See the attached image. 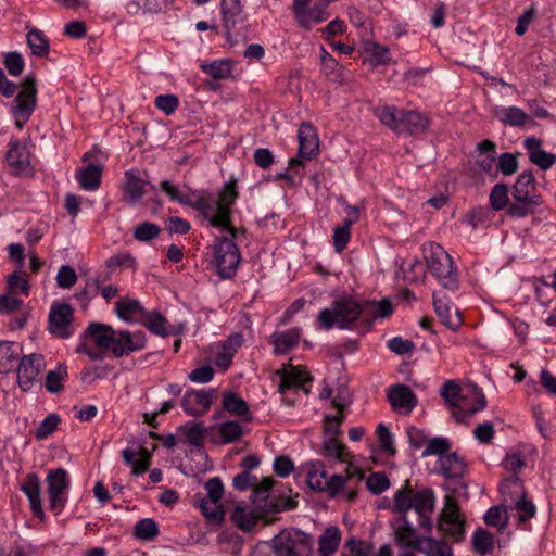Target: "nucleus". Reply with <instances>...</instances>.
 <instances>
[{"label": "nucleus", "mask_w": 556, "mask_h": 556, "mask_svg": "<svg viewBox=\"0 0 556 556\" xmlns=\"http://www.w3.org/2000/svg\"><path fill=\"white\" fill-rule=\"evenodd\" d=\"M435 496L433 491L422 489L414 491L406 485L397 490L393 497L392 511L400 517L392 522L395 542L402 547L416 551L424 535L417 533L416 528L408 521L407 513L413 509L418 516V527L421 531L430 533L433 529L432 515Z\"/></svg>", "instance_id": "obj_1"}, {"label": "nucleus", "mask_w": 556, "mask_h": 556, "mask_svg": "<svg viewBox=\"0 0 556 556\" xmlns=\"http://www.w3.org/2000/svg\"><path fill=\"white\" fill-rule=\"evenodd\" d=\"M160 188L172 201L200 211L212 227L228 229L233 237L236 236V230L231 226L230 211L238 198L235 180L225 184L217 197L206 190H191L188 194L184 193L178 186L169 180L162 181Z\"/></svg>", "instance_id": "obj_2"}, {"label": "nucleus", "mask_w": 556, "mask_h": 556, "mask_svg": "<svg viewBox=\"0 0 556 556\" xmlns=\"http://www.w3.org/2000/svg\"><path fill=\"white\" fill-rule=\"evenodd\" d=\"M392 314V305L388 300L380 302L358 303L351 296H343L332 302L329 307L323 308L317 316L319 326L329 330L333 327L351 329L356 320L370 325Z\"/></svg>", "instance_id": "obj_3"}, {"label": "nucleus", "mask_w": 556, "mask_h": 556, "mask_svg": "<svg viewBox=\"0 0 556 556\" xmlns=\"http://www.w3.org/2000/svg\"><path fill=\"white\" fill-rule=\"evenodd\" d=\"M302 469L306 472L308 486L316 492L327 493L331 498L342 495L353 501L356 491L351 483L363 479L362 470L352 464L345 467L344 475L328 476L324 464L319 460L307 462L302 465Z\"/></svg>", "instance_id": "obj_4"}, {"label": "nucleus", "mask_w": 556, "mask_h": 556, "mask_svg": "<svg viewBox=\"0 0 556 556\" xmlns=\"http://www.w3.org/2000/svg\"><path fill=\"white\" fill-rule=\"evenodd\" d=\"M441 396L453 407L452 415L459 424L467 422L486 406L482 390L473 383L460 388L450 380L442 386Z\"/></svg>", "instance_id": "obj_5"}, {"label": "nucleus", "mask_w": 556, "mask_h": 556, "mask_svg": "<svg viewBox=\"0 0 556 556\" xmlns=\"http://www.w3.org/2000/svg\"><path fill=\"white\" fill-rule=\"evenodd\" d=\"M513 201L509 203L507 214L520 218L533 214L542 204V197L536 193L533 174L530 170L522 172L511 189Z\"/></svg>", "instance_id": "obj_6"}, {"label": "nucleus", "mask_w": 556, "mask_h": 556, "mask_svg": "<svg viewBox=\"0 0 556 556\" xmlns=\"http://www.w3.org/2000/svg\"><path fill=\"white\" fill-rule=\"evenodd\" d=\"M233 229L236 230V235H238L239 229ZM226 230L232 235L228 229ZM235 238H237V236H231V239L226 237L217 238L211 245L213 252L212 263L217 274L224 279L231 278L236 274L241 260L239 249L233 242Z\"/></svg>", "instance_id": "obj_7"}, {"label": "nucleus", "mask_w": 556, "mask_h": 556, "mask_svg": "<svg viewBox=\"0 0 556 556\" xmlns=\"http://www.w3.org/2000/svg\"><path fill=\"white\" fill-rule=\"evenodd\" d=\"M430 273L445 289L455 290L458 287L457 270L450 254L439 244H431L427 255Z\"/></svg>", "instance_id": "obj_8"}, {"label": "nucleus", "mask_w": 556, "mask_h": 556, "mask_svg": "<svg viewBox=\"0 0 556 556\" xmlns=\"http://www.w3.org/2000/svg\"><path fill=\"white\" fill-rule=\"evenodd\" d=\"M276 556H312L313 539L298 529H287L273 539Z\"/></svg>", "instance_id": "obj_9"}, {"label": "nucleus", "mask_w": 556, "mask_h": 556, "mask_svg": "<svg viewBox=\"0 0 556 556\" xmlns=\"http://www.w3.org/2000/svg\"><path fill=\"white\" fill-rule=\"evenodd\" d=\"M500 491L504 501L510 502L511 509L517 510L519 522L523 523L535 516L536 507L533 502L527 500L522 482L518 477L503 481Z\"/></svg>", "instance_id": "obj_10"}, {"label": "nucleus", "mask_w": 556, "mask_h": 556, "mask_svg": "<svg viewBox=\"0 0 556 556\" xmlns=\"http://www.w3.org/2000/svg\"><path fill=\"white\" fill-rule=\"evenodd\" d=\"M36 94L35 78L33 76L25 77L11 110L18 128H22L33 114L36 108Z\"/></svg>", "instance_id": "obj_11"}, {"label": "nucleus", "mask_w": 556, "mask_h": 556, "mask_svg": "<svg viewBox=\"0 0 556 556\" xmlns=\"http://www.w3.org/2000/svg\"><path fill=\"white\" fill-rule=\"evenodd\" d=\"M46 480L50 509L58 515L67 502V491L71 483L68 473L64 468L52 469L48 472Z\"/></svg>", "instance_id": "obj_12"}, {"label": "nucleus", "mask_w": 556, "mask_h": 556, "mask_svg": "<svg viewBox=\"0 0 556 556\" xmlns=\"http://www.w3.org/2000/svg\"><path fill=\"white\" fill-rule=\"evenodd\" d=\"M439 528L447 535L460 541L465 533V518L455 497L446 495L440 514Z\"/></svg>", "instance_id": "obj_13"}, {"label": "nucleus", "mask_w": 556, "mask_h": 556, "mask_svg": "<svg viewBox=\"0 0 556 556\" xmlns=\"http://www.w3.org/2000/svg\"><path fill=\"white\" fill-rule=\"evenodd\" d=\"M293 13L298 24L307 29L329 17L326 4L314 0H293Z\"/></svg>", "instance_id": "obj_14"}, {"label": "nucleus", "mask_w": 556, "mask_h": 556, "mask_svg": "<svg viewBox=\"0 0 556 556\" xmlns=\"http://www.w3.org/2000/svg\"><path fill=\"white\" fill-rule=\"evenodd\" d=\"M46 366L41 354L33 353L23 356L17 366V383L24 391H28Z\"/></svg>", "instance_id": "obj_15"}, {"label": "nucleus", "mask_w": 556, "mask_h": 556, "mask_svg": "<svg viewBox=\"0 0 556 556\" xmlns=\"http://www.w3.org/2000/svg\"><path fill=\"white\" fill-rule=\"evenodd\" d=\"M216 397L217 392L212 388L187 391L182 397L181 406L189 416L198 417L208 412Z\"/></svg>", "instance_id": "obj_16"}, {"label": "nucleus", "mask_w": 556, "mask_h": 556, "mask_svg": "<svg viewBox=\"0 0 556 556\" xmlns=\"http://www.w3.org/2000/svg\"><path fill=\"white\" fill-rule=\"evenodd\" d=\"M146 342L147 338L142 331L115 330L110 351L115 357L119 358L144 349Z\"/></svg>", "instance_id": "obj_17"}, {"label": "nucleus", "mask_w": 556, "mask_h": 556, "mask_svg": "<svg viewBox=\"0 0 556 556\" xmlns=\"http://www.w3.org/2000/svg\"><path fill=\"white\" fill-rule=\"evenodd\" d=\"M74 312L68 304L53 305L49 313V330L52 334L66 339L74 333L72 321Z\"/></svg>", "instance_id": "obj_18"}, {"label": "nucleus", "mask_w": 556, "mask_h": 556, "mask_svg": "<svg viewBox=\"0 0 556 556\" xmlns=\"http://www.w3.org/2000/svg\"><path fill=\"white\" fill-rule=\"evenodd\" d=\"M298 157L291 159L289 167L302 166L303 160H312L318 152V137L309 124H302L298 130Z\"/></svg>", "instance_id": "obj_19"}, {"label": "nucleus", "mask_w": 556, "mask_h": 556, "mask_svg": "<svg viewBox=\"0 0 556 556\" xmlns=\"http://www.w3.org/2000/svg\"><path fill=\"white\" fill-rule=\"evenodd\" d=\"M388 400L396 412L410 413L417 405V397L409 387L395 384L388 391Z\"/></svg>", "instance_id": "obj_20"}, {"label": "nucleus", "mask_w": 556, "mask_h": 556, "mask_svg": "<svg viewBox=\"0 0 556 556\" xmlns=\"http://www.w3.org/2000/svg\"><path fill=\"white\" fill-rule=\"evenodd\" d=\"M21 490L24 492L30 503L33 515L42 520L45 518V513L42 509L41 485L39 477L36 473L26 475Z\"/></svg>", "instance_id": "obj_21"}, {"label": "nucleus", "mask_w": 556, "mask_h": 556, "mask_svg": "<svg viewBox=\"0 0 556 556\" xmlns=\"http://www.w3.org/2000/svg\"><path fill=\"white\" fill-rule=\"evenodd\" d=\"M115 329L106 324L90 323L84 332V340H90L97 348L110 351L114 340Z\"/></svg>", "instance_id": "obj_22"}, {"label": "nucleus", "mask_w": 556, "mask_h": 556, "mask_svg": "<svg viewBox=\"0 0 556 556\" xmlns=\"http://www.w3.org/2000/svg\"><path fill=\"white\" fill-rule=\"evenodd\" d=\"M434 311L441 323L452 331H456L462 326V317L456 309H452L445 296H441L440 292L433 293Z\"/></svg>", "instance_id": "obj_23"}, {"label": "nucleus", "mask_w": 556, "mask_h": 556, "mask_svg": "<svg viewBox=\"0 0 556 556\" xmlns=\"http://www.w3.org/2000/svg\"><path fill=\"white\" fill-rule=\"evenodd\" d=\"M146 187L155 190V186L147 180L141 179L135 172L125 173L124 193L128 203L137 204L146 193Z\"/></svg>", "instance_id": "obj_24"}, {"label": "nucleus", "mask_w": 556, "mask_h": 556, "mask_svg": "<svg viewBox=\"0 0 556 556\" xmlns=\"http://www.w3.org/2000/svg\"><path fill=\"white\" fill-rule=\"evenodd\" d=\"M146 309L136 299L124 298L115 303V313L119 319L128 324H140Z\"/></svg>", "instance_id": "obj_25"}, {"label": "nucleus", "mask_w": 556, "mask_h": 556, "mask_svg": "<svg viewBox=\"0 0 556 556\" xmlns=\"http://www.w3.org/2000/svg\"><path fill=\"white\" fill-rule=\"evenodd\" d=\"M242 336L235 333L216 348L215 365L226 370L232 363L233 355L242 344Z\"/></svg>", "instance_id": "obj_26"}, {"label": "nucleus", "mask_w": 556, "mask_h": 556, "mask_svg": "<svg viewBox=\"0 0 556 556\" xmlns=\"http://www.w3.org/2000/svg\"><path fill=\"white\" fill-rule=\"evenodd\" d=\"M302 330L299 327L285 330L275 331L270 336V343L274 346L275 354H286L293 348H295L301 339Z\"/></svg>", "instance_id": "obj_27"}, {"label": "nucleus", "mask_w": 556, "mask_h": 556, "mask_svg": "<svg viewBox=\"0 0 556 556\" xmlns=\"http://www.w3.org/2000/svg\"><path fill=\"white\" fill-rule=\"evenodd\" d=\"M5 159L16 174L25 172L30 165L27 146L21 141H11Z\"/></svg>", "instance_id": "obj_28"}, {"label": "nucleus", "mask_w": 556, "mask_h": 556, "mask_svg": "<svg viewBox=\"0 0 556 556\" xmlns=\"http://www.w3.org/2000/svg\"><path fill=\"white\" fill-rule=\"evenodd\" d=\"M439 472L447 478H459L466 472V463L456 453H447L438 459Z\"/></svg>", "instance_id": "obj_29"}, {"label": "nucleus", "mask_w": 556, "mask_h": 556, "mask_svg": "<svg viewBox=\"0 0 556 556\" xmlns=\"http://www.w3.org/2000/svg\"><path fill=\"white\" fill-rule=\"evenodd\" d=\"M140 325L144 326L152 333L160 337L177 334L175 327L167 325L166 318L159 312H146Z\"/></svg>", "instance_id": "obj_30"}, {"label": "nucleus", "mask_w": 556, "mask_h": 556, "mask_svg": "<svg viewBox=\"0 0 556 556\" xmlns=\"http://www.w3.org/2000/svg\"><path fill=\"white\" fill-rule=\"evenodd\" d=\"M311 381L309 374L302 367L289 366L281 371L280 391L283 393L289 389L304 388Z\"/></svg>", "instance_id": "obj_31"}, {"label": "nucleus", "mask_w": 556, "mask_h": 556, "mask_svg": "<svg viewBox=\"0 0 556 556\" xmlns=\"http://www.w3.org/2000/svg\"><path fill=\"white\" fill-rule=\"evenodd\" d=\"M222 404L223 407L231 415L243 417L245 421L252 420L248 403L235 392H225Z\"/></svg>", "instance_id": "obj_32"}, {"label": "nucleus", "mask_w": 556, "mask_h": 556, "mask_svg": "<svg viewBox=\"0 0 556 556\" xmlns=\"http://www.w3.org/2000/svg\"><path fill=\"white\" fill-rule=\"evenodd\" d=\"M102 166L99 164H89L76 173L77 181L85 190H96L101 182Z\"/></svg>", "instance_id": "obj_33"}, {"label": "nucleus", "mask_w": 556, "mask_h": 556, "mask_svg": "<svg viewBox=\"0 0 556 556\" xmlns=\"http://www.w3.org/2000/svg\"><path fill=\"white\" fill-rule=\"evenodd\" d=\"M429 125V119L426 115L410 111L404 112L403 123L401 124V129L399 134H409L415 135L422 132L427 129Z\"/></svg>", "instance_id": "obj_34"}, {"label": "nucleus", "mask_w": 556, "mask_h": 556, "mask_svg": "<svg viewBox=\"0 0 556 556\" xmlns=\"http://www.w3.org/2000/svg\"><path fill=\"white\" fill-rule=\"evenodd\" d=\"M22 348L15 342H0V372H9L15 366Z\"/></svg>", "instance_id": "obj_35"}, {"label": "nucleus", "mask_w": 556, "mask_h": 556, "mask_svg": "<svg viewBox=\"0 0 556 556\" xmlns=\"http://www.w3.org/2000/svg\"><path fill=\"white\" fill-rule=\"evenodd\" d=\"M341 541V534L338 528L329 527L327 528L318 540V552L319 556H332Z\"/></svg>", "instance_id": "obj_36"}, {"label": "nucleus", "mask_w": 556, "mask_h": 556, "mask_svg": "<svg viewBox=\"0 0 556 556\" xmlns=\"http://www.w3.org/2000/svg\"><path fill=\"white\" fill-rule=\"evenodd\" d=\"M495 115L502 123L514 127L523 126L530 118L523 110L517 106L498 108Z\"/></svg>", "instance_id": "obj_37"}, {"label": "nucleus", "mask_w": 556, "mask_h": 556, "mask_svg": "<svg viewBox=\"0 0 556 556\" xmlns=\"http://www.w3.org/2000/svg\"><path fill=\"white\" fill-rule=\"evenodd\" d=\"M199 501V508L201 509L203 516L211 522L222 523L225 518V510L220 504V501L200 497L197 495Z\"/></svg>", "instance_id": "obj_38"}, {"label": "nucleus", "mask_w": 556, "mask_h": 556, "mask_svg": "<svg viewBox=\"0 0 556 556\" xmlns=\"http://www.w3.org/2000/svg\"><path fill=\"white\" fill-rule=\"evenodd\" d=\"M231 519L240 530L247 532L256 525L257 516L248 505L241 503L236 505Z\"/></svg>", "instance_id": "obj_39"}, {"label": "nucleus", "mask_w": 556, "mask_h": 556, "mask_svg": "<svg viewBox=\"0 0 556 556\" xmlns=\"http://www.w3.org/2000/svg\"><path fill=\"white\" fill-rule=\"evenodd\" d=\"M404 112L395 106H383L376 110V116L383 125L399 132L403 123Z\"/></svg>", "instance_id": "obj_40"}, {"label": "nucleus", "mask_w": 556, "mask_h": 556, "mask_svg": "<svg viewBox=\"0 0 556 556\" xmlns=\"http://www.w3.org/2000/svg\"><path fill=\"white\" fill-rule=\"evenodd\" d=\"M324 455L329 459L337 460L339 463H350V454L346 451L344 444L340 443L334 438H325L323 443Z\"/></svg>", "instance_id": "obj_41"}, {"label": "nucleus", "mask_w": 556, "mask_h": 556, "mask_svg": "<svg viewBox=\"0 0 556 556\" xmlns=\"http://www.w3.org/2000/svg\"><path fill=\"white\" fill-rule=\"evenodd\" d=\"M184 442L193 447H200L204 439V429L200 424L189 421L178 428Z\"/></svg>", "instance_id": "obj_42"}, {"label": "nucleus", "mask_w": 556, "mask_h": 556, "mask_svg": "<svg viewBox=\"0 0 556 556\" xmlns=\"http://www.w3.org/2000/svg\"><path fill=\"white\" fill-rule=\"evenodd\" d=\"M220 10L224 27L229 31L237 24L242 12L240 0H222Z\"/></svg>", "instance_id": "obj_43"}, {"label": "nucleus", "mask_w": 556, "mask_h": 556, "mask_svg": "<svg viewBox=\"0 0 556 556\" xmlns=\"http://www.w3.org/2000/svg\"><path fill=\"white\" fill-rule=\"evenodd\" d=\"M27 43L31 53L36 56H46L49 53V40L45 34L36 28H31L27 34Z\"/></svg>", "instance_id": "obj_44"}, {"label": "nucleus", "mask_w": 556, "mask_h": 556, "mask_svg": "<svg viewBox=\"0 0 556 556\" xmlns=\"http://www.w3.org/2000/svg\"><path fill=\"white\" fill-rule=\"evenodd\" d=\"M274 485L273 478H264L261 482H256L253 486L252 501L257 508L265 509L267 508V500L269 497V492Z\"/></svg>", "instance_id": "obj_45"}, {"label": "nucleus", "mask_w": 556, "mask_h": 556, "mask_svg": "<svg viewBox=\"0 0 556 556\" xmlns=\"http://www.w3.org/2000/svg\"><path fill=\"white\" fill-rule=\"evenodd\" d=\"M201 70L214 79H225L231 75L232 63L229 60H219L210 64H202Z\"/></svg>", "instance_id": "obj_46"}, {"label": "nucleus", "mask_w": 556, "mask_h": 556, "mask_svg": "<svg viewBox=\"0 0 556 556\" xmlns=\"http://www.w3.org/2000/svg\"><path fill=\"white\" fill-rule=\"evenodd\" d=\"M472 546L480 555L489 554L494 548V538L486 530L479 528L472 535Z\"/></svg>", "instance_id": "obj_47"}, {"label": "nucleus", "mask_w": 556, "mask_h": 556, "mask_svg": "<svg viewBox=\"0 0 556 556\" xmlns=\"http://www.w3.org/2000/svg\"><path fill=\"white\" fill-rule=\"evenodd\" d=\"M345 415L342 412L334 414H326L324 417L325 438H334L341 434V424L344 421Z\"/></svg>", "instance_id": "obj_48"}, {"label": "nucleus", "mask_w": 556, "mask_h": 556, "mask_svg": "<svg viewBox=\"0 0 556 556\" xmlns=\"http://www.w3.org/2000/svg\"><path fill=\"white\" fill-rule=\"evenodd\" d=\"M134 532L135 536L140 540H153L159 533L157 523L151 518L141 519L136 523Z\"/></svg>", "instance_id": "obj_49"}, {"label": "nucleus", "mask_w": 556, "mask_h": 556, "mask_svg": "<svg viewBox=\"0 0 556 556\" xmlns=\"http://www.w3.org/2000/svg\"><path fill=\"white\" fill-rule=\"evenodd\" d=\"M218 432L223 443H231L242 437L243 430L239 422L226 421L218 426Z\"/></svg>", "instance_id": "obj_50"}, {"label": "nucleus", "mask_w": 556, "mask_h": 556, "mask_svg": "<svg viewBox=\"0 0 556 556\" xmlns=\"http://www.w3.org/2000/svg\"><path fill=\"white\" fill-rule=\"evenodd\" d=\"M450 441L443 437H435L428 441V444L422 452V457L437 455L439 458L450 452Z\"/></svg>", "instance_id": "obj_51"}, {"label": "nucleus", "mask_w": 556, "mask_h": 556, "mask_svg": "<svg viewBox=\"0 0 556 556\" xmlns=\"http://www.w3.org/2000/svg\"><path fill=\"white\" fill-rule=\"evenodd\" d=\"M490 204L496 210H503L504 207L508 208V188L504 184H496L490 193Z\"/></svg>", "instance_id": "obj_52"}, {"label": "nucleus", "mask_w": 556, "mask_h": 556, "mask_svg": "<svg viewBox=\"0 0 556 556\" xmlns=\"http://www.w3.org/2000/svg\"><path fill=\"white\" fill-rule=\"evenodd\" d=\"M67 375V369L63 365H59L54 370L47 374L46 389L50 393H58L62 390V381Z\"/></svg>", "instance_id": "obj_53"}, {"label": "nucleus", "mask_w": 556, "mask_h": 556, "mask_svg": "<svg viewBox=\"0 0 556 556\" xmlns=\"http://www.w3.org/2000/svg\"><path fill=\"white\" fill-rule=\"evenodd\" d=\"M484 522L488 526L505 529L508 522L507 513L502 509V506H492L484 515Z\"/></svg>", "instance_id": "obj_54"}, {"label": "nucleus", "mask_w": 556, "mask_h": 556, "mask_svg": "<svg viewBox=\"0 0 556 556\" xmlns=\"http://www.w3.org/2000/svg\"><path fill=\"white\" fill-rule=\"evenodd\" d=\"M538 9L534 3H531L517 18V26L515 28V33L518 36H523L530 24L536 18Z\"/></svg>", "instance_id": "obj_55"}, {"label": "nucleus", "mask_w": 556, "mask_h": 556, "mask_svg": "<svg viewBox=\"0 0 556 556\" xmlns=\"http://www.w3.org/2000/svg\"><path fill=\"white\" fill-rule=\"evenodd\" d=\"M60 424V417L56 414H50L38 426L35 437L38 440L47 439L51 435Z\"/></svg>", "instance_id": "obj_56"}, {"label": "nucleus", "mask_w": 556, "mask_h": 556, "mask_svg": "<svg viewBox=\"0 0 556 556\" xmlns=\"http://www.w3.org/2000/svg\"><path fill=\"white\" fill-rule=\"evenodd\" d=\"M77 274L70 265H62L56 274V285L61 289H70L77 282Z\"/></svg>", "instance_id": "obj_57"}, {"label": "nucleus", "mask_w": 556, "mask_h": 556, "mask_svg": "<svg viewBox=\"0 0 556 556\" xmlns=\"http://www.w3.org/2000/svg\"><path fill=\"white\" fill-rule=\"evenodd\" d=\"M366 51L372 56L375 65L387 64L390 61V51L386 46L368 41Z\"/></svg>", "instance_id": "obj_58"}, {"label": "nucleus", "mask_w": 556, "mask_h": 556, "mask_svg": "<svg viewBox=\"0 0 556 556\" xmlns=\"http://www.w3.org/2000/svg\"><path fill=\"white\" fill-rule=\"evenodd\" d=\"M25 305L22 300L14 296L11 292L0 294V315L16 313L23 309Z\"/></svg>", "instance_id": "obj_59"}, {"label": "nucleus", "mask_w": 556, "mask_h": 556, "mask_svg": "<svg viewBox=\"0 0 556 556\" xmlns=\"http://www.w3.org/2000/svg\"><path fill=\"white\" fill-rule=\"evenodd\" d=\"M160 227L156 224L144 222L139 224L134 230V237L138 241H150L157 237Z\"/></svg>", "instance_id": "obj_60"}, {"label": "nucleus", "mask_w": 556, "mask_h": 556, "mask_svg": "<svg viewBox=\"0 0 556 556\" xmlns=\"http://www.w3.org/2000/svg\"><path fill=\"white\" fill-rule=\"evenodd\" d=\"M352 225H346L345 222H343V224L341 226H337L333 230V245H334V250L337 252H342L350 239H351V231H350V228H351Z\"/></svg>", "instance_id": "obj_61"}, {"label": "nucleus", "mask_w": 556, "mask_h": 556, "mask_svg": "<svg viewBox=\"0 0 556 556\" xmlns=\"http://www.w3.org/2000/svg\"><path fill=\"white\" fill-rule=\"evenodd\" d=\"M380 448L391 455L395 454L393 435L383 424L378 425L376 430Z\"/></svg>", "instance_id": "obj_62"}, {"label": "nucleus", "mask_w": 556, "mask_h": 556, "mask_svg": "<svg viewBox=\"0 0 556 556\" xmlns=\"http://www.w3.org/2000/svg\"><path fill=\"white\" fill-rule=\"evenodd\" d=\"M366 485L374 494H380L390 486V481L386 473L374 472L366 480Z\"/></svg>", "instance_id": "obj_63"}, {"label": "nucleus", "mask_w": 556, "mask_h": 556, "mask_svg": "<svg viewBox=\"0 0 556 556\" xmlns=\"http://www.w3.org/2000/svg\"><path fill=\"white\" fill-rule=\"evenodd\" d=\"M4 65L10 75L20 76L24 70L23 56L17 52H10L4 58Z\"/></svg>", "instance_id": "obj_64"}]
</instances>
